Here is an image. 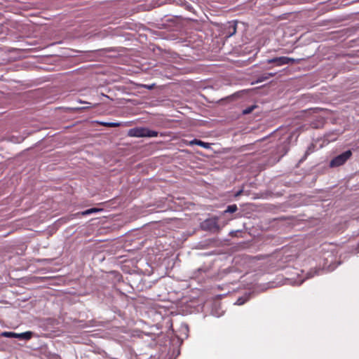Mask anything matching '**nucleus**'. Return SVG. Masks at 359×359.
Instances as JSON below:
<instances>
[{"label": "nucleus", "instance_id": "nucleus-8", "mask_svg": "<svg viewBox=\"0 0 359 359\" xmlns=\"http://www.w3.org/2000/svg\"><path fill=\"white\" fill-rule=\"evenodd\" d=\"M100 125L102 126H107V127H111V128H115V127H118L120 126V123H115V122H102L100 123Z\"/></svg>", "mask_w": 359, "mask_h": 359}, {"label": "nucleus", "instance_id": "nucleus-16", "mask_svg": "<svg viewBox=\"0 0 359 359\" xmlns=\"http://www.w3.org/2000/svg\"><path fill=\"white\" fill-rule=\"evenodd\" d=\"M241 192H242V191H239L236 194V196H238V195H240V194H241Z\"/></svg>", "mask_w": 359, "mask_h": 359}, {"label": "nucleus", "instance_id": "nucleus-5", "mask_svg": "<svg viewBox=\"0 0 359 359\" xmlns=\"http://www.w3.org/2000/svg\"><path fill=\"white\" fill-rule=\"evenodd\" d=\"M189 144L190 145L196 144V145L201 146L205 149H209L210 147V145L209 143L203 142V141H201L200 140H197V139H194V140H191L189 142Z\"/></svg>", "mask_w": 359, "mask_h": 359}, {"label": "nucleus", "instance_id": "nucleus-9", "mask_svg": "<svg viewBox=\"0 0 359 359\" xmlns=\"http://www.w3.org/2000/svg\"><path fill=\"white\" fill-rule=\"evenodd\" d=\"M229 29H230L229 32V36L234 34L236 32V25L233 22H231Z\"/></svg>", "mask_w": 359, "mask_h": 359}, {"label": "nucleus", "instance_id": "nucleus-13", "mask_svg": "<svg viewBox=\"0 0 359 359\" xmlns=\"http://www.w3.org/2000/svg\"><path fill=\"white\" fill-rule=\"evenodd\" d=\"M256 107L255 105H252V106H250L249 107H247L246 109H245L243 111V114H250L253 110Z\"/></svg>", "mask_w": 359, "mask_h": 359}, {"label": "nucleus", "instance_id": "nucleus-2", "mask_svg": "<svg viewBox=\"0 0 359 359\" xmlns=\"http://www.w3.org/2000/svg\"><path fill=\"white\" fill-rule=\"evenodd\" d=\"M351 156L352 152L351 150L346 151L344 153L334 157L330 162V166L331 168H334L342 165L347 161L348 159H349L351 157Z\"/></svg>", "mask_w": 359, "mask_h": 359}, {"label": "nucleus", "instance_id": "nucleus-1", "mask_svg": "<svg viewBox=\"0 0 359 359\" xmlns=\"http://www.w3.org/2000/svg\"><path fill=\"white\" fill-rule=\"evenodd\" d=\"M128 135L130 137H154L158 136V132L151 130L147 128H135L129 130Z\"/></svg>", "mask_w": 359, "mask_h": 359}, {"label": "nucleus", "instance_id": "nucleus-15", "mask_svg": "<svg viewBox=\"0 0 359 359\" xmlns=\"http://www.w3.org/2000/svg\"><path fill=\"white\" fill-rule=\"evenodd\" d=\"M276 73H267V75H269V76L271 78V77H273L274 76H276Z\"/></svg>", "mask_w": 359, "mask_h": 359}, {"label": "nucleus", "instance_id": "nucleus-11", "mask_svg": "<svg viewBox=\"0 0 359 359\" xmlns=\"http://www.w3.org/2000/svg\"><path fill=\"white\" fill-rule=\"evenodd\" d=\"M314 147L313 144H311L306 151L304 157L301 159V161H304L307 156L313 152V148Z\"/></svg>", "mask_w": 359, "mask_h": 359}, {"label": "nucleus", "instance_id": "nucleus-7", "mask_svg": "<svg viewBox=\"0 0 359 359\" xmlns=\"http://www.w3.org/2000/svg\"><path fill=\"white\" fill-rule=\"evenodd\" d=\"M102 210V209H101V208H93L88 209L85 211H83L80 214L81 215H90L93 213L101 212Z\"/></svg>", "mask_w": 359, "mask_h": 359}, {"label": "nucleus", "instance_id": "nucleus-17", "mask_svg": "<svg viewBox=\"0 0 359 359\" xmlns=\"http://www.w3.org/2000/svg\"><path fill=\"white\" fill-rule=\"evenodd\" d=\"M147 88H148V89H151V86H148V87H147Z\"/></svg>", "mask_w": 359, "mask_h": 359}, {"label": "nucleus", "instance_id": "nucleus-12", "mask_svg": "<svg viewBox=\"0 0 359 359\" xmlns=\"http://www.w3.org/2000/svg\"><path fill=\"white\" fill-rule=\"evenodd\" d=\"M237 210H238V208H237L236 205H235V204L231 205L227 207L226 210H225V212L233 213V212H235Z\"/></svg>", "mask_w": 359, "mask_h": 359}, {"label": "nucleus", "instance_id": "nucleus-6", "mask_svg": "<svg viewBox=\"0 0 359 359\" xmlns=\"http://www.w3.org/2000/svg\"><path fill=\"white\" fill-rule=\"evenodd\" d=\"M33 336V332H31V331H27V332H22V333H19L18 337V339H25V340H29Z\"/></svg>", "mask_w": 359, "mask_h": 359}, {"label": "nucleus", "instance_id": "nucleus-3", "mask_svg": "<svg viewBox=\"0 0 359 359\" xmlns=\"http://www.w3.org/2000/svg\"><path fill=\"white\" fill-rule=\"evenodd\" d=\"M299 61V60H296V59H294L292 57L282 56V57H277L269 59L266 60V63L267 64L274 63L276 66L280 67V66H282L284 65H287L290 63H294V62L298 63Z\"/></svg>", "mask_w": 359, "mask_h": 359}, {"label": "nucleus", "instance_id": "nucleus-4", "mask_svg": "<svg viewBox=\"0 0 359 359\" xmlns=\"http://www.w3.org/2000/svg\"><path fill=\"white\" fill-rule=\"evenodd\" d=\"M203 229L208 231H218V219L216 217L205 219L201 224Z\"/></svg>", "mask_w": 359, "mask_h": 359}, {"label": "nucleus", "instance_id": "nucleus-10", "mask_svg": "<svg viewBox=\"0 0 359 359\" xmlns=\"http://www.w3.org/2000/svg\"><path fill=\"white\" fill-rule=\"evenodd\" d=\"M18 333H15L12 332H4L2 333V336L6 337H13V338H18Z\"/></svg>", "mask_w": 359, "mask_h": 359}, {"label": "nucleus", "instance_id": "nucleus-14", "mask_svg": "<svg viewBox=\"0 0 359 359\" xmlns=\"http://www.w3.org/2000/svg\"><path fill=\"white\" fill-rule=\"evenodd\" d=\"M270 77L269 76V75H267V73L263 74L262 76H261L259 78V81H265L266 79H269Z\"/></svg>", "mask_w": 359, "mask_h": 359}]
</instances>
